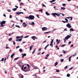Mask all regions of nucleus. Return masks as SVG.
<instances>
[{
    "instance_id": "30",
    "label": "nucleus",
    "mask_w": 78,
    "mask_h": 78,
    "mask_svg": "<svg viewBox=\"0 0 78 78\" xmlns=\"http://www.w3.org/2000/svg\"><path fill=\"white\" fill-rule=\"evenodd\" d=\"M66 4H62V5L63 6H64V7L66 6Z\"/></svg>"
},
{
    "instance_id": "26",
    "label": "nucleus",
    "mask_w": 78,
    "mask_h": 78,
    "mask_svg": "<svg viewBox=\"0 0 78 78\" xmlns=\"http://www.w3.org/2000/svg\"><path fill=\"white\" fill-rule=\"evenodd\" d=\"M19 51L20 52H22V48H20L19 49Z\"/></svg>"
},
{
    "instance_id": "25",
    "label": "nucleus",
    "mask_w": 78,
    "mask_h": 78,
    "mask_svg": "<svg viewBox=\"0 0 78 78\" xmlns=\"http://www.w3.org/2000/svg\"><path fill=\"white\" fill-rule=\"evenodd\" d=\"M38 11H40L41 12H42L43 11L42 10V9H41L39 10Z\"/></svg>"
},
{
    "instance_id": "35",
    "label": "nucleus",
    "mask_w": 78,
    "mask_h": 78,
    "mask_svg": "<svg viewBox=\"0 0 78 78\" xmlns=\"http://www.w3.org/2000/svg\"><path fill=\"white\" fill-rule=\"evenodd\" d=\"M31 49H32V46H31L30 47V51H31Z\"/></svg>"
},
{
    "instance_id": "55",
    "label": "nucleus",
    "mask_w": 78,
    "mask_h": 78,
    "mask_svg": "<svg viewBox=\"0 0 78 78\" xmlns=\"http://www.w3.org/2000/svg\"><path fill=\"white\" fill-rule=\"evenodd\" d=\"M25 18H26V19H28L29 20V17H25Z\"/></svg>"
},
{
    "instance_id": "21",
    "label": "nucleus",
    "mask_w": 78,
    "mask_h": 78,
    "mask_svg": "<svg viewBox=\"0 0 78 78\" xmlns=\"http://www.w3.org/2000/svg\"><path fill=\"white\" fill-rule=\"evenodd\" d=\"M46 15H47V16L50 15V14L47 12H46Z\"/></svg>"
},
{
    "instance_id": "50",
    "label": "nucleus",
    "mask_w": 78,
    "mask_h": 78,
    "mask_svg": "<svg viewBox=\"0 0 78 78\" xmlns=\"http://www.w3.org/2000/svg\"><path fill=\"white\" fill-rule=\"evenodd\" d=\"M13 45H15V44H16V43L15 42L13 41Z\"/></svg>"
},
{
    "instance_id": "8",
    "label": "nucleus",
    "mask_w": 78,
    "mask_h": 78,
    "mask_svg": "<svg viewBox=\"0 0 78 78\" xmlns=\"http://www.w3.org/2000/svg\"><path fill=\"white\" fill-rule=\"evenodd\" d=\"M21 14H23V12H16V14H17V15H20Z\"/></svg>"
},
{
    "instance_id": "52",
    "label": "nucleus",
    "mask_w": 78,
    "mask_h": 78,
    "mask_svg": "<svg viewBox=\"0 0 78 78\" xmlns=\"http://www.w3.org/2000/svg\"><path fill=\"white\" fill-rule=\"evenodd\" d=\"M29 36H26L24 37H25V38H27V37H28Z\"/></svg>"
},
{
    "instance_id": "13",
    "label": "nucleus",
    "mask_w": 78,
    "mask_h": 78,
    "mask_svg": "<svg viewBox=\"0 0 78 78\" xmlns=\"http://www.w3.org/2000/svg\"><path fill=\"white\" fill-rule=\"evenodd\" d=\"M23 27H27V24L25 23H23Z\"/></svg>"
},
{
    "instance_id": "17",
    "label": "nucleus",
    "mask_w": 78,
    "mask_h": 78,
    "mask_svg": "<svg viewBox=\"0 0 78 78\" xmlns=\"http://www.w3.org/2000/svg\"><path fill=\"white\" fill-rule=\"evenodd\" d=\"M58 62H55V63L54 66H57V65H58Z\"/></svg>"
},
{
    "instance_id": "57",
    "label": "nucleus",
    "mask_w": 78,
    "mask_h": 78,
    "mask_svg": "<svg viewBox=\"0 0 78 78\" xmlns=\"http://www.w3.org/2000/svg\"><path fill=\"white\" fill-rule=\"evenodd\" d=\"M3 16H4V17H6V15L5 14H3Z\"/></svg>"
},
{
    "instance_id": "10",
    "label": "nucleus",
    "mask_w": 78,
    "mask_h": 78,
    "mask_svg": "<svg viewBox=\"0 0 78 78\" xmlns=\"http://www.w3.org/2000/svg\"><path fill=\"white\" fill-rule=\"evenodd\" d=\"M22 39L20 38L18 39H16V41H17V42H20V41H22Z\"/></svg>"
},
{
    "instance_id": "19",
    "label": "nucleus",
    "mask_w": 78,
    "mask_h": 78,
    "mask_svg": "<svg viewBox=\"0 0 78 78\" xmlns=\"http://www.w3.org/2000/svg\"><path fill=\"white\" fill-rule=\"evenodd\" d=\"M12 9L13 11H16V10H17V8H15L14 9Z\"/></svg>"
},
{
    "instance_id": "43",
    "label": "nucleus",
    "mask_w": 78,
    "mask_h": 78,
    "mask_svg": "<svg viewBox=\"0 0 78 78\" xmlns=\"http://www.w3.org/2000/svg\"><path fill=\"white\" fill-rule=\"evenodd\" d=\"M5 48H6V49H8L9 48V47L8 46H6L5 47Z\"/></svg>"
},
{
    "instance_id": "12",
    "label": "nucleus",
    "mask_w": 78,
    "mask_h": 78,
    "mask_svg": "<svg viewBox=\"0 0 78 78\" xmlns=\"http://www.w3.org/2000/svg\"><path fill=\"white\" fill-rule=\"evenodd\" d=\"M22 58H24V56H25L27 55V54H22Z\"/></svg>"
},
{
    "instance_id": "51",
    "label": "nucleus",
    "mask_w": 78,
    "mask_h": 78,
    "mask_svg": "<svg viewBox=\"0 0 78 78\" xmlns=\"http://www.w3.org/2000/svg\"><path fill=\"white\" fill-rule=\"evenodd\" d=\"M64 42L65 43H66V39H64Z\"/></svg>"
},
{
    "instance_id": "41",
    "label": "nucleus",
    "mask_w": 78,
    "mask_h": 78,
    "mask_svg": "<svg viewBox=\"0 0 78 78\" xmlns=\"http://www.w3.org/2000/svg\"><path fill=\"white\" fill-rule=\"evenodd\" d=\"M68 67V66H66L65 67H64V69H67V68Z\"/></svg>"
},
{
    "instance_id": "38",
    "label": "nucleus",
    "mask_w": 78,
    "mask_h": 78,
    "mask_svg": "<svg viewBox=\"0 0 78 78\" xmlns=\"http://www.w3.org/2000/svg\"><path fill=\"white\" fill-rule=\"evenodd\" d=\"M61 62H62L63 61H64V59H61L60 60Z\"/></svg>"
},
{
    "instance_id": "37",
    "label": "nucleus",
    "mask_w": 78,
    "mask_h": 78,
    "mask_svg": "<svg viewBox=\"0 0 78 78\" xmlns=\"http://www.w3.org/2000/svg\"><path fill=\"white\" fill-rule=\"evenodd\" d=\"M36 51V50H34V51H33L32 52V55H33V54H34V52H35V51Z\"/></svg>"
},
{
    "instance_id": "16",
    "label": "nucleus",
    "mask_w": 78,
    "mask_h": 78,
    "mask_svg": "<svg viewBox=\"0 0 78 78\" xmlns=\"http://www.w3.org/2000/svg\"><path fill=\"white\" fill-rule=\"evenodd\" d=\"M15 55V54H12L11 55V58H13V56H14Z\"/></svg>"
},
{
    "instance_id": "15",
    "label": "nucleus",
    "mask_w": 78,
    "mask_h": 78,
    "mask_svg": "<svg viewBox=\"0 0 78 78\" xmlns=\"http://www.w3.org/2000/svg\"><path fill=\"white\" fill-rule=\"evenodd\" d=\"M72 56L71 55L69 58V62H70V61H71V60H70V59H71V58H72Z\"/></svg>"
},
{
    "instance_id": "6",
    "label": "nucleus",
    "mask_w": 78,
    "mask_h": 78,
    "mask_svg": "<svg viewBox=\"0 0 78 78\" xmlns=\"http://www.w3.org/2000/svg\"><path fill=\"white\" fill-rule=\"evenodd\" d=\"M53 39H52L51 41V44H50V46H51L52 47H53Z\"/></svg>"
},
{
    "instance_id": "14",
    "label": "nucleus",
    "mask_w": 78,
    "mask_h": 78,
    "mask_svg": "<svg viewBox=\"0 0 78 78\" xmlns=\"http://www.w3.org/2000/svg\"><path fill=\"white\" fill-rule=\"evenodd\" d=\"M67 19H69L70 20H72V17H67Z\"/></svg>"
},
{
    "instance_id": "23",
    "label": "nucleus",
    "mask_w": 78,
    "mask_h": 78,
    "mask_svg": "<svg viewBox=\"0 0 78 78\" xmlns=\"http://www.w3.org/2000/svg\"><path fill=\"white\" fill-rule=\"evenodd\" d=\"M50 32H51V31H49V32H44V33H45V34H48V33H50Z\"/></svg>"
},
{
    "instance_id": "59",
    "label": "nucleus",
    "mask_w": 78,
    "mask_h": 78,
    "mask_svg": "<svg viewBox=\"0 0 78 78\" xmlns=\"http://www.w3.org/2000/svg\"><path fill=\"white\" fill-rule=\"evenodd\" d=\"M71 43H72V42L69 41V44H71Z\"/></svg>"
},
{
    "instance_id": "54",
    "label": "nucleus",
    "mask_w": 78,
    "mask_h": 78,
    "mask_svg": "<svg viewBox=\"0 0 78 78\" xmlns=\"http://www.w3.org/2000/svg\"><path fill=\"white\" fill-rule=\"evenodd\" d=\"M9 18L10 19H11V18H12V16L11 15L9 16Z\"/></svg>"
},
{
    "instance_id": "3",
    "label": "nucleus",
    "mask_w": 78,
    "mask_h": 78,
    "mask_svg": "<svg viewBox=\"0 0 78 78\" xmlns=\"http://www.w3.org/2000/svg\"><path fill=\"white\" fill-rule=\"evenodd\" d=\"M6 23V21H5L3 20L1 23V25L0 26V27H3L5 25L3 24H5Z\"/></svg>"
},
{
    "instance_id": "53",
    "label": "nucleus",
    "mask_w": 78,
    "mask_h": 78,
    "mask_svg": "<svg viewBox=\"0 0 78 78\" xmlns=\"http://www.w3.org/2000/svg\"><path fill=\"white\" fill-rule=\"evenodd\" d=\"M23 77H24L23 76V75H22L21 76V77L20 78H23Z\"/></svg>"
},
{
    "instance_id": "48",
    "label": "nucleus",
    "mask_w": 78,
    "mask_h": 78,
    "mask_svg": "<svg viewBox=\"0 0 78 78\" xmlns=\"http://www.w3.org/2000/svg\"><path fill=\"white\" fill-rule=\"evenodd\" d=\"M7 11H8V12H11V10L10 9H8L7 10Z\"/></svg>"
},
{
    "instance_id": "45",
    "label": "nucleus",
    "mask_w": 78,
    "mask_h": 78,
    "mask_svg": "<svg viewBox=\"0 0 78 78\" xmlns=\"http://www.w3.org/2000/svg\"><path fill=\"white\" fill-rule=\"evenodd\" d=\"M37 16L38 17V18H39V19L40 18V17L39 16V15H37Z\"/></svg>"
},
{
    "instance_id": "9",
    "label": "nucleus",
    "mask_w": 78,
    "mask_h": 78,
    "mask_svg": "<svg viewBox=\"0 0 78 78\" xmlns=\"http://www.w3.org/2000/svg\"><path fill=\"white\" fill-rule=\"evenodd\" d=\"M70 36L68 35H67V37H65V39H66V40H67V39H69V38L70 37Z\"/></svg>"
},
{
    "instance_id": "33",
    "label": "nucleus",
    "mask_w": 78,
    "mask_h": 78,
    "mask_svg": "<svg viewBox=\"0 0 78 78\" xmlns=\"http://www.w3.org/2000/svg\"><path fill=\"white\" fill-rule=\"evenodd\" d=\"M4 61V58H2V59H1V61H0H0Z\"/></svg>"
},
{
    "instance_id": "28",
    "label": "nucleus",
    "mask_w": 78,
    "mask_h": 78,
    "mask_svg": "<svg viewBox=\"0 0 78 78\" xmlns=\"http://www.w3.org/2000/svg\"><path fill=\"white\" fill-rule=\"evenodd\" d=\"M70 76V75L69 74H68L67 75V76H68V77H69Z\"/></svg>"
},
{
    "instance_id": "11",
    "label": "nucleus",
    "mask_w": 78,
    "mask_h": 78,
    "mask_svg": "<svg viewBox=\"0 0 78 78\" xmlns=\"http://www.w3.org/2000/svg\"><path fill=\"white\" fill-rule=\"evenodd\" d=\"M56 42H57V44H59L60 42V40H58V39H56Z\"/></svg>"
},
{
    "instance_id": "47",
    "label": "nucleus",
    "mask_w": 78,
    "mask_h": 78,
    "mask_svg": "<svg viewBox=\"0 0 78 78\" xmlns=\"http://www.w3.org/2000/svg\"><path fill=\"white\" fill-rule=\"evenodd\" d=\"M20 47L19 46H18L16 47V48H19Z\"/></svg>"
},
{
    "instance_id": "62",
    "label": "nucleus",
    "mask_w": 78,
    "mask_h": 78,
    "mask_svg": "<svg viewBox=\"0 0 78 78\" xmlns=\"http://www.w3.org/2000/svg\"><path fill=\"white\" fill-rule=\"evenodd\" d=\"M20 21L21 22V23H22V22H23V21L22 20H20Z\"/></svg>"
},
{
    "instance_id": "7",
    "label": "nucleus",
    "mask_w": 78,
    "mask_h": 78,
    "mask_svg": "<svg viewBox=\"0 0 78 78\" xmlns=\"http://www.w3.org/2000/svg\"><path fill=\"white\" fill-rule=\"evenodd\" d=\"M48 29V28L46 27H43L42 28V30L43 31H45V30H47Z\"/></svg>"
},
{
    "instance_id": "5",
    "label": "nucleus",
    "mask_w": 78,
    "mask_h": 78,
    "mask_svg": "<svg viewBox=\"0 0 78 78\" xmlns=\"http://www.w3.org/2000/svg\"><path fill=\"white\" fill-rule=\"evenodd\" d=\"M66 27H68V28H71V27H72V26H71V25H70V24L69 23H68L66 25Z\"/></svg>"
},
{
    "instance_id": "2",
    "label": "nucleus",
    "mask_w": 78,
    "mask_h": 78,
    "mask_svg": "<svg viewBox=\"0 0 78 78\" xmlns=\"http://www.w3.org/2000/svg\"><path fill=\"white\" fill-rule=\"evenodd\" d=\"M52 15H53V16H55V17H56L57 16H60V17H61V16L58 13H52L51 14Z\"/></svg>"
},
{
    "instance_id": "36",
    "label": "nucleus",
    "mask_w": 78,
    "mask_h": 78,
    "mask_svg": "<svg viewBox=\"0 0 78 78\" xmlns=\"http://www.w3.org/2000/svg\"><path fill=\"white\" fill-rule=\"evenodd\" d=\"M36 37V36H33L31 37V38H32V39H34V38H35Z\"/></svg>"
},
{
    "instance_id": "60",
    "label": "nucleus",
    "mask_w": 78,
    "mask_h": 78,
    "mask_svg": "<svg viewBox=\"0 0 78 78\" xmlns=\"http://www.w3.org/2000/svg\"><path fill=\"white\" fill-rule=\"evenodd\" d=\"M32 76H36V74H34V75H32Z\"/></svg>"
},
{
    "instance_id": "18",
    "label": "nucleus",
    "mask_w": 78,
    "mask_h": 78,
    "mask_svg": "<svg viewBox=\"0 0 78 78\" xmlns=\"http://www.w3.org/2000/svg\"><path fill=\"white\" fill-rule=\"evenodd\" d=\"M61 8L62 10H65L66 9L64 7H61Z\"/></svg>"
},
{
    "instance_id": "31",
    "label": "nucleus",
    "mask_w": 78,
    "mask_h": 78,
    "mask_svg": "<svg viewBox=\"0 0 78 78\" xmlns=\"http://www.w3.org/2000/svg\"><path fill=\"white\" fill-rule=\"evenodd\" d=\"M56 72L57 73H58V72H59V69H56Z\"/></svg>"
},
{
    "instance_id": "58",
    "label": "nucleus",
    "mask_w": 78,
    "mask_h": 78,
    "mask_svg": "<svg viewBox=\"0 0 78 78\" xmlns=\"http://www.w3.org/2000/svg\"><path fill=\"white\" fill-rule=\"evenodd\" d=\"M47 42V41L45 40L44 41V42L43 43V44H44V43H45V42Z\"/></svg>"
},
{
    "instance_id": "46",
    "label": "nucleus",
    "mask_w": 78,
    "mask_h": 78,
    "mask_svg": "<svg viewBox=\"0 0 78 78\" xmlns=\"http://www.w3.org/2000/svg\"><path fill=\"white\" fill-rule=\"evenodd\" d=\"M76 55V53H74V55L73 54V56H75Z\"/></svg>"
},
{
    "instance_id": "27",
    "label": "nucleus",
    "mask_w": 78,
    "mask_h": 78,
    "mask_svg": "<svg viewBox=\"0 0 78 78\" xmlns=\"http://www.w3.org/2000/svg\"><path fill=\"white\" fill-rule=\"evenodd\" d=\"M15 27H17L18 28H20V26H17V25H16L15 26Z\"/></svg>"
},
{
    "instance_id": "49",
    "label": "nucleus",
    "mask_w": 78,
    "mask_h": 78,
    "mask_svg": "<svg viewBox=\"0 0 78 78\" xmlns=\"http://www.w3.org/2000/svg\"><path fill=\"white\" fill-rule=\"evenodd\" d=\"M66 44H63V45H62L61 46V47H64V46H65V45H66Z\"/></svg>"
},
{
    "instance_id": "61",
    "label": "nucleus",
    "mask_w": 78,
    "mask_h": 78,
    "mask_svg": "<svg viewBox=\"0 0 78 78\" xmlns=\"http://www.w3.org/2000/svg\"><path fill=\"white\" fill-rule=\"evenodd\" d=\"M48 46H49V44H48L46 46V47L47 48V47H48Z\"/></svg>"
},
{
    "instance_id": "1",
    "label": "nucleus",
    "mask_w": 78,
    "mask_h": 78,
    "mask_svg": "<svg viewBox=\"0 0 78 78\" xmlns=\"http://www.w3.org/2000/svg\"><path fill=\"white\" fill-rule=\"evenodd\" d=\"M27 66L28 67L27 69L25 70L26 69H27L26 66H25L24 67V66H23L22 67L21 70H23V72H28L29 71H30V65L28 64H27Z\"/></svg>"
},
{
    "instance_id": "20",
    "label": "nucleus",
    "mask_w": 78,
    "mask_h": 78,
    "mask_svg": "<svg viewBox=\"0 0 78 78\" xmlns=\"http://www.w3.org/2000/svg\"><path fill=\"white\" fill-rule=\"evenodd\" d=\"M70 31H74V30L72 28H71L70 29Z\"/></svg>"
},
{
    "instance_id": "4",
    "label": "nucleus",
    "mask_w": 78,
    "mask_h": 78,
    "mask_svg": "<svg viewBox=\"0 0 78 78\" xmlns=\"http://www.w3.org/2000/svg\"><path fill=\"white\" fill-rule=\"evenodd\" d=\"M34 19V16L33 15H30L29 16V20H33Z\"/></svg>"
},
{
    "instance_id": "29",
    "label": "nucleus",
    "mask_w": 78,
    "mask_h": 78,
    "mask_svg": "<svg viewBox=\"0 0 78 78\" xmlns=\"http://www.w3.org/2000/svg\"><path fill=\"white\" fill-rule=\"evenodd\" d=\"M31 25H34V22H32L31 23Z\"/></svg>"
},
{
    "instance_id": "32",
    "label": "nucleus",
    "mask_w": 78,
    "mask_h": 78,
    "mask_svg": "<svg viewBox=\"0 0 78 78\" xmlns=\"http://www.w3.org/2000/svg\"><path fill=\"white\" fill-rule=\"evenodd\" d=\"M16 39H19V38H20V37L17 36L16 37Z\"/></svg>"
},
{
    "instance_id": "39",
    "label": "nucleus",
    "mask_w": 78,
    "mask_h": 78,
    "mask_svg": "<svg viewBox=\"0 0 78 78\" xmlns=\"http://www.w3.org/2000/svg\"><path fill=\"white\" fill-rule=\"evenodd\" d=\"M42 6H43V7H46V6L44 5V4H42Z\"/></svg>"
},
{
    "instance_id": "56",
    "label": "nucleus",
    "mask_w": 78,
    "mask_h": 78,
    "mask_svg": "<svg viewBox=\"0 0 78 78\" xmlns=\"http://www.w3.org/2000/svg\"><path fill=\"white\" fill-rule=\"evenodd\" d=\"M49 55H46V57H48V56H49Z\"/></svg>"
},
{
    "instance_id": "22",
    "label": "nucleus",
    "mask_w": 78,
    "mask_h": 78,
    "mask_svg": "<svg viewBox=\"0 0 78 78\" xmlns=\"http://www.w3.org/2000/svg\"><path fill=\"white\" fill-rule=\"evenodd\" d=\"M12 38H9V41H12Z\"/></svg>"
},
{
    "instance_id": "64",
    "label": "nucleus",
    "mask_w": 78,
    "mask_h": 78,
    "mask_svg": "<svg viewBox=\"0 0 78 78\" xmlns=\"http://www.w3.org/2000/svg\"><path fill=\"white\" fill-rule=\"evenodd\" d=\"M63 53H66V51H63Z\"/></svg>"
},
{
    "instance_id": "63",
    "label": "nucleus",
    "mask_w": 78,
    "mask_h": 78,
    "mask_svg": "<svg viewBox=\"0 0 78 78\" xmlns=\"http://www.w3.org/2000/svg\"><path fill=\"white\" fill-rule=\"evenodd\" d=\"M67 31V29H65L64 30V31Z\"/></svg>"
},
{
    "instance_id": "24",
    "label": "nucleus",
    "mask_w": 78,
    "mask_h": 78,
    "mask_svg": "<svg viewBox=\"0 0 78 78\" xmlns=\"http://www.w3.org/2000/svg\"><path fill=\"white\" fill-rule=\"evenodd\" d=\"M64 19H65V20L66 21V22L67 23H68V20L66 18H64Z\"/></svg>"
},
{
    "instance_id": "34",
    "label": "nucleus",
    "mask_w": 78,
    "mask_h": 78,
    "mask_svg": "<svg viewBox=\"0 0 78 78\" xmlns=\"http://www.w3.org/2000/svg\"><path fill=\"white\" fill-rule=\"evenodd\" d=\"M19 58V57H17V58H16L14 59V60H17V59H18Z\"/></svg>"
},
{
    "instance_id": "40",
    "label": "nucleus",
    "mask_w": 78,
    "mask_h": 78,
    "mask_svg": "<svg viewBox=\"0 0 78 78\" xmlns=\"http://www.w3.org/2000/svg\"><path fill=\"white\" fill-rule=\"evenodd\" d=\"M60 14H62V17H63L64 16H65V15L62 14V13H60Z\"/></svg>"
},
{
    "instance_id": "44",
    "label": "nucleus",
    "mask_w": 78,
    "mask_h": 78,
    "mask_svg": "<svg viewBox=\"0 0 78 78\" xmlns=\"http://www.w3.org/2000/svg\"><path fill=\"white\" fill-rule=\"evenodd\" d=\"M73 67H71V68L69 69V70H71V69H73Z\"/></svg>"
},
{
    "instance_id": "42",
    "label": "nucleus",
    "mask_w": 78,
    "mask_h": 78,
    "mask_svg": "<svg viewBox=\"0 0 78 78\" xmlns=\"http://www.w3.org/2000/svg\"><path fill=\"white\" fill-rule=\"evenodd\" d=\"M62 22H63V23H67L66 22L63 21V20H62Z\"/></svg>"
}]
</instances>
